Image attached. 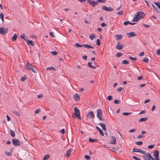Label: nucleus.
I'll return each mask as SVG.
<instances>
[{"label":"nucleus","mask_w":160,"mask_h":160,"mask_svg":"<svg viewBox=\"0 0 160 160\" xmlns=\"http://www.w3.org/2000/svg\"><path fill=\"white\" fill-rule=\"evenodd\" d=\"M148 119V118L145 117L144 118H142L140 119L139 120V122H142L143 121H145Z\"/></svg>","instance_id":"obj_23"},{"label":"nucleus","mask_w":160,"mask_h":160,"mask_svg":"<svg viewBox=\"0 0 160 160\" xmlns=\"http://www.w3.org/2000/svg\"><path fill=\"white\" fill-rule=\"evenodd\" d=\"M27 79V78L26 77V75H25L23 77H22L21 78V81H24Z\"/></svg>","instance_id":"obj_32"},{"label":"nucleus","mask_w":160,"mask_h":160,"mask_svg":"<svg viewBox=\"0 0 160 160\" xmlns=\"http://www.w3.org/2000/svg\"><path fill=\"white\" fill-rule=\"evenodd\" d=\"M145 16V14L142 11H138L133 16L132 21L138 22L140 19H142Z\"/></svg>","instance_id":"obj_1"},{"label":"nucleus","mask_w":160,"mask_h":160,"mask_svg":"<svg viewBox=\"0 0 160 160\" xmlns=\"http://www.w3.org/2000/svg\"><path fill=\"white\" fill-rule=\"evenodd\" d=\"M17 38V36L16 33H15L14 36L12 38V41H15Z\"/></svg>","instance_id":"obj_24"},{"label":"nucleus","mask_w":160,"mask_h":160,"mask_svg":"<svg viewBox=\"0 0 160 160\" xmlns=\"http://www.w3.org/2000/svg\"><path fill=\"white\" fill-rule=\"evenodd\" d=\"M75 47L78 48L82 47L83 46L82 45H80L78 43H75Z\"/></svg>","instance_id":"obj_33"},{"label":"nucleus","mask_w":160,"mask_h":160,"mask_svg":"<svg viewBox=\"0 0 160 160\" xmlns=\"http://www.w3.org/2000/svg\"><path fill=\"white\" fill-rule=\"evenodd\" d=\"M132 158L133 159H135V160H142L136 156H133L132 157Z\"/></svg>","instance_id":"obj_42"},{"label":"nucleus","mask_w":160,"mask_h":160,"mask_svg":"<svg viewBox=\"0 0 160 160\" xmlns=\"http://www.w3.org/2000/svg\"><path fill=\"white\" fill-rule=\"evenodd\" d=\"M60 132L62 134H64L65 132V130L63 128L60 131Z\"/></svg>","instance_id":"obj_53"},{"label":"nucleus","mask_w":160,"mask_h":160,"mask_svg":"<svg viewBox=\"0 0 160 160\" xmlns=\"http://www.w3.org/2000/svg\"><path fill=\"white\" fill-rule=\"evenodd\" d=\"M102 128V129L104 131H106V126L104 123H103L102 122H100L99 124Z\"/></svg>","instance_id":"obj_18"},{"label":"nucleus","mask_w":160,"mask_h":160,"mask_svg":"<svg viewBox=\"0 0 160 160\" xmlns=\"http://www.w3.org/2000/svg\"><path fill=\"white\" fill-rule=\"evenodd\" d=\"M50 157V156L49 155L46 154L44 155L43 160H47Z\"/></svg>","instance_id":"obj_28"},{"label":"nucleus","mask_w":160,"mask_h":160,"mask_svg":"<svg viewBox=\"0 0 160 160\" xmlns=\"http://www.w3.org/2000/svg\"><path fill=\"white\" fill-rule=\"evenodd\" d=\"M114 102L117 104H119L120 102V101L119 100L116 99L114 101Z\"/></svg>","instance_id":"obj_40"},{"label":"nucleus","mask_w":160,"mask_h":160,"mask_svg":"<svg viewBox=\"0 0 160 160\" xmlns=\"http://www.w3.org/2000/svg\"><path fill=\"white\" fill-rule=\"evenodd\" d=\"M87 2L92 5L93 7H95L98 4L97 2L92 0H87Z\"/></svg>","instance_id":"obj_9"},{"label":"nucleus","mask_w":160,"mask_h":160,"mask_svg":"<svg viewBox=\"0 0 160 160\" xmlns=\"http://www.w3.org/2000/svg\"><path fill=\"white\" fill-rule=\"evenodd\" d=\"M85 48H94V47L90 45L87 44H84L82 45Z\"/></svg>","instance_id":"obj_21"},{"label":"nucleus","mask_w":160,"mask_h":160,"mask_svg":"<svg viewBox=\"0 0 160 160\" xmlns=\"http://www.w3.org/2000/svg\"><path fill=\"white\" fill-rule=\"evenodd\" d=\"M12 143L15 146H18L20 145L19 140L15 138L12 139Z\"/></svg>","instance_id":"obj_7"},{"label":"nucleus","mask_w":160,"mask_h":160,"mask_svg":"<svg viewBox=\"0 0 160 160\" xmlns=\"http://www.w3.org/2000/svg\"><path fill=\"white\" fill-rule=\"evenodd\" d=\"M13 113H14L16 115H17V116H19V112H18L17 111H13Z\"/></svg>","instance_id":"obj_48"},{"label":"nucleus","mask_w":160,"mask_h":160,"mask_svg":"<svg viewBox=\"0 0 160 160\" xmlns=\"http://www.w3.org/2000/svg\"><path fill=\"white\" fill-rule=\"evenodd\" d=\"M85 158L87 160L90 159L91 158V157L88 155H85L84 156Z\"/></svg>","instance_id":"obj_43"},{"label":"nucleus","mask_w":160,"mask_h":160,"mask_svg":"<svg viewBox=\"0 0 160 160\" xmlns=\"http://www.w3.org/2000/svg\"><path fill=\"white\" fill-rule=\"evenodd\" d=\"M97 44L98 46H99L100 44V40L99 39H98L97 40Z\"/></svg>","instance_id":"obj_44"},{"label":"nucleus","mask_w":160,"mask_h":160,"mask_svg":"<svg viewBox=\"0 0 160 160\" xmlns=\"http://www.w3.org/2000/svg\"><path fill=\"white\" fill-rule=\"evenodd\" d=\"M107 8L108 7H107L106 6H102V9L103 10H106H106H107Z\"/></svg>","instance_id":"obj_49"},{"label":"nucleus","mask_w":160,"mask_h":160,"mask_svg":"<svg viewBox=\"0 0 160 160\" xmlns=\"http://www.w3.org/2000/svg\"><path fill=\"white\" fill-rule=\"evenodd\" d=\"M142 141H138L135 142V144L138 145H141L142 144Z\"/></svg>","instance_id":"obj_34"},{"label":"nucleus","mask_w":160,"mask_h":160,"mask_svg":"<svg viewBox=\"0 0 160 160\" xmlns=\"http://www.w3.org/2000/svg\"><path fill=\"white\" fill-rule=\"evenodd\" d=\"M106 25H107V24L105 23H104V22L102 23V24H101V26L102 27H105Z\"/></svg>","instance_id":"obj_59"},{"label":"nucleus","mask_w":160,"mask_h":160,"mask_svg":"<svg viewBox=\"0 0 160 160\" xmlns=\"http://www.w3.org/2000/svg\"><path fill=\"white\" fill-rule=\"evenodd\" d=\"M154 146H155V145L154 144L151 145H149L148 146V148L149 149H151L153 148H154Z\"/></svg>","instance_id":"obj_38"},{"label":"nucleus","mask_w":160,"mask_h":160,"mask_svg":"<svg viewBox=\"0 0 160 160\" xmlns=\"http://www.w3.org/2000/svg\"><path fill=\"white\" fill-rule=\"evenodd\" d=\"M136 131V129L135 128L129 130V132H135Z\"/></svg>","instance_id":"obj_61"},{"label":"nucleus","mask_w":160,"mask_h":160,"mask_svg":"<svg viewBox=\"0 0 160 160\" xmlns=\"http://www.w3.org/2000/svg\"><path fill=\"white\" fill-rule=\"evenodd\" d=\"M25 34L24 33H23L22 34L20 37V38H22V39H24V36H25Z\"/></svg>","instance_id":"obj_62"},{"label":"nucleus","mask_w":160,"mask_h":160,"mask_svg":"<svg viewBox=\"0 0 160 160\" xmlns=\"http://www.w3.org/2000/svg\"><path fill=\"white\" fill-rule=\"evenodd\" d=\"M146 112V111L145 110H144L141 111L139 113V114H141L143 113H145Z\"/></svg>","instance_id":"obj_54"},{"label":"nucleus","mask_w":160,"mask_h":160,"mask_svg":"<svg viewBox=\"0 0 160 160\" xmlns=\"http://www.w3.org/2000/svg\"><path fill=\"white\" fill-rule=\"evenodd\" d=\"M86 117L89 118L93 119L94 117V114L93 112L91 111L87 113Z\"/></svg>","instance_id":"obj_8"},{"label":"nucleus","mask_w":160,"mask_h":160,"mask_svg":"<svg viewBox=\"0 0 160 160\" xmlns=\"http://www.w3.org/2000/svg\"><path fill=\"white\" fill-rule=\"evenodd\" d=\"M46 70H56V69L53 67L51 66L50 67H48L47 68Z\"/></svg>","instance_id":"obj_36"},{"label":"nucleus","mask_w":160,"mask_h":160,"mask_svg":"<svg viewBox=\"0 0 160 160\" xmlns=\"http://www.w3.org/2000/svg\"><path fill=\"white\" fill-rule=\"evenodd\" d=\"M131 114V113H129V112H123L122 113V114L124 115H125V116H127L128 115H130Z\"/></svg>","instance_id":"obj_51"},{"label":"nucleus","mask_w":160,"mask_h":160,"mask_svg":"<svg viewBox=\"0 0 160 160\" xmlns=\"http://www.w3.org/2000/svg\"><path fill=\"white\" fill-rule=\"evenodd\" d=\"M123 14V11H120L117 13V14L118 15H121Z\"/></svg>","instance_id":"obj_56"},{"label":"nucleus","mask_w":160,"mask_h":160,"mask_svg":"<svg viewBox=\"0 0 160 160\" xmlns=\"http://www.w3.org/2000/svg\"><path fill=\"white\" fill-rule=\"evenodd\" d=\"M123 89V88H119L117 89V91L118 92L121 91Z\"/></svg>","instance_id":"obj_57"},{"label":"nucleus","mask_w":160,"mask_h":160,"mask_svg":"<svg viewBox=\"0 0 160 160\" xmlns=\"http://www.w3.org/2000/svg\"><path fill=\"white\" fill-rule=\"evenodd\" d=\"M26 42H27V43L28 44H30L32 46H34V42H33L32 40H28L27 41H26Z\"/></svg>","instance_id":"obj_22"},{"label":"nucleus","mask_w":160,"mask_h":160,"mask_svg":"<svg viewBox=\"0 0 160 160\" xmlns=\"http://www.w3.org/2000/svg\"><path fill=\"white\" fill-rule=\"evenodd\" d=\"M102 111L100 108L98 109L97 110V117L99 118V120L101 121H103V119L102 117Z\"/></svg>","instance_id":"obj_4"},{"label":"nucleus","mask_w":160,"mask_h":160,"mask_svg":"<svg viewBox=\"0 0 160 160\" xmlns=\"http://www.w3.org/2000/svg\"><path fill=\"white\" fill-rule=\"evenodd\" d=\"M72 148H70L67 151L66 154L67 158H68L70 156L71 152L72 151Z\"/></svg>","instance_id":"obj_13"},{"label":"nucleus","mask_w":160,"mask_h":160,"mask_svg":"<svg viewBox=\"0 0 160 160\" xmlns=\"http://www.w3.org/2000/svg\"><path fill=\"white\" fill-rule=\"evenodd\" d=\"M155 159H154L153 158H152V160H159V156L155 157Z\"/></svg>","instance_id":"obj_64"},{"label":"nucleus","mask_w":160,"mask_h":160,"mask_svg":"<svg viewBox=\"0 0 160 160\" xmlns=\"http://www.w3.org/2000/svg\"><path fill=\"white\" fill-rule=\"evenodd\" d=\"M5 154L7 156H10L12 155V154L10 152H8L7 151L5 152Z\"/></svg>","instance_id":"obj_39"},{"label":"nucleus","mask_w":160,"mask_h":160,"mask_svg":"<svg viewBox=\"0 0 160 160\" xmlns=\"http://www.w3.org/2000/svg\"><path fill=\"white\" fill-rule=\"evenodd\" d=\"M10 134H11V136L12 137H14L15 136V132H14V131H13L12 130H10Z\"/></svg>","instance_id":"obj_30"},{"label":"nucleus","mask_w":160,"mask_h":160,"mask_svg":"<svg viewBox=\"0 0 160 160\" xmlns=\"http://www.w3.org/2000/svg\"><path fill=\"white\" fill-rule=\"evenodd\" d=\"M153 156L155 157L159 156V152L158 150H155L154 151Z\"/></svg>","instance_id":"obj_20"},{"label":"nucleus","mask_w":160,"mask_h":160,"mask_svg":"<svg viewBox=\"0 0 160 160\" xmlns=\"http://www.w3.org/2000/svg\"><path fill=\"white\" fill-rule=\"evenodd\" d=\"M108 100L110 101L112 99V96L110 95L108 97Z\"/></svg>","instance_id":"obj_50"},{"label":"nucleus","mask_w":160,"mask_h":160,"mask_svg":"<svg viewBox=\"0 0 160 160\" xmlns=\"http://www.w3.org/2000/svg\"><path fill=\"white\" fill-rule=\"evenodd\" d=\"M8 28L3 27L0 28V33L2 35H5L8 31Z\"/></svg>","instance_id":"obj_6"},{"label":"nucleus","mask_w":160,"mask_h":160,"mask_svg":"<svg viewBox=\"0 0 160 160\" xmlns=\"http://www.w3.org/2000/svg\"><path fill=\"white\" fill-rule=\"evenodd\" d=\"M0 18H4V15H3V14L1 12L0 14Z\"/></svg>","instance_id":"obj_60"},{"label":"nucleus","mask_w":160,"mask_h":160,"mask_svg":"<svg viewBox=\"0 0 160 160\" xmlns=\"http://www.w3.org/2000/svg\"><path fill=\"white\" fill-rule=\"evenodd\" d=\"M74 100L75 101H78L79 100L80 98V97L78 94H76L73 96V97Z\"/></svg>","instance_id":"obj_15"},{"label":"nucleus","mask_w":160,"mask_h":160,"mask_svg":"<svg viewBox=\"0 0 160 160\" xmlns=\"http://www.w3.org/2000/svg\"><path fill=\"white\" fill-rule=\"evenodd\" d=\"M49 35L52 37H54L55 36L53 32H50L49 33Z\"/></svg>","instance_id":"obj_47"},{"label":"nucleus","mask_w":160,"mask_h":160,"mask_svg":"<svg viewBox=\"0 0 160 160\" xmlns=\"http://www.w3.org/2000/svg\"><path fill=\"white\" fill-rule=\"evenodd\" d=\"M89 141L91 142H93L95 141H98L97 139H92L91 138L89 137L88 139Z\"/></svg>","instance_id":"obj_25"},{"label":"nucleus","mask_w":160,"mask_h":160,"mask_svg":"<svg viewBox=\"0 0 160 160\" xmlns=\"http://www.w3.org/2000/svg\"><path fill=\"white\" fill-rule=\"evenodd\" d=\"M148 58L146 57L144 59L142 60V61L146 62H148Z\"/></svg>","instance_id":"obj_45"},{"label":"nucleus","mask_w":160,"mask_h":160,"mask_svg":"<svg viewBox=\"0 0 160 160\" xmlns=\"http://www.w3.org/2000/svg\"><path fill=\"white\" fill-rule=\"evenodd\" d=\"M74 110L75 111V114L76 117L79 119H81V117L80 116V112L79 110L76 107L74 108Z\"/></svg>","instance_id":"obj_5"},{"label":"nucleus","mask_w":160,"mask_h":160,"mask_svg":"<svg viewBox=\"0 0 160 160\" xmlns=\"http://www.w3.org/2000/svg\"><path fill=\"white\" fill-rule=\"evenodd\" d=\"M157 54L158 55H160V49H158L157 51Z\"/></svg>","instance_id":"obj_63"},{"label":"nucleus","mask_w":160,"mask_h":160,"mask_svg":"<svg viewBox=\"0 0 160 160\" xmlns=\"http://www.w3.org/2000/svg\"><path fill=\"white\" fill-rule=\"evenodd\" d=\"M154 4H155L157 7L160 9V4L159 2H154Z\"/></svg>","instance_id":"obj_37"},{"label":"nucleus","mask_w":160,"mask_h":160,"mask_svg":"<svg viewBox=\"0 0 160 160\" xmlns=\"http://www.w3.org/2000/svg\"><path fill=\"white\" fill-rule=\"evenodd\" d=\"M92 62H89L88 63V65L90 68L94 69L96 68L97 67L96 66L92 65Z\"/></svg>","instance_id":"obj_19"},{"label":"nucleus","mask_w":160,"mask_h":160,"mask_svg":"<svg viewBox=\"0 0 160 160\" xmlns=\"http://www.w3.org/2000/svg\"><path fill=\"white\" fill-rule=\"evenodd\" d=\"M97 2H99L105 3L106 2L105 0H97Z\"/></svg>","instance_id":"obj_46"},{"label":"nucleus","mask_w":160,"mask_h":160,"mask_svg":"<svg viewBox=\"0 0 160 160\" xmlns=\"http://www.w3.org/2000/svg\"><path fill=\"white\" fill-rule=\"evenodd\" d=\"M123 53H122L121 52H118L116 55L115 56H116L117 57H120L122 56L123 55Z\"/></svg>","instance_id":"obj_27"},{"label":"nucleus","mask_w":160,"mask_h":160,"mask_svg":"<svg viewBox=\"0 0 160 160\" xmlns=\"http://www.w3.org/2000/svg\"><path fill=\"white\" fill-rule=\"evenodd\" d=\"M142 156L143 158L145 160H151L152 159V157L151 153L149 152L146 153Z\"/></svg>","instance_id":"obj_3"},{"label":"nucleus","mask_w":160,"mask_h":160,"mask_svg":"<svg viewBox=\"0 0 160 160\" xmlns=\"http://www.w3.org/2000/svg\"><path fill=\"white\" fill-rule=\"evenodd\" d=\"M112 140L110 141V143L112 144H114L116 142V138L114 136L111 137Z\"/></svg>","instance_id":"obj_14"},{"label":"nucleus","mask_w":160,"mask_h":160,"mask_svg":"<svg viewBox=\"0 0 160 160\" xmlns=\"http://www.w3.org/2000/svg\"><path fill=\"white\" fill-rule=\"evenodd\" d=\"M116 40H119L121 39L122 38V36L121 34L116 35L115 36Z\"/></svg>","instance_id":"obj_17"},{"label":"nucleus","mask_w":160,"mask_h":160,"mask_svg":"<svg viewBox=\"0 0 160 160\" xmlns=\"http://www.w3.org/2000/svg\"><path fill=\"white\" fill-rule=\"evenodd\" d=\"M95 36V35L94 34H92L90 35L89 38H90L91 40H92L94 39Z\"/></svg>","instance_id":"obj_26"},{"label":"nucleus","mask_w":160,"mask_h":160,"mask_svg":"<svg viewBox=\"0 0 160 160\" xmlns=\"http://www.w3.org/2000/svg\"><path fill=\"white\" fill-rule=\"evenodd\" d=\"M127 35H128V37L129 38L135 36L137 35L136 34L133 32L127 33Z\"/></svg>","instance_id":"obj_12"},{"label":"nucleus","mask_w":160,"mask_h":160,"mask_svg":"<svg viewBox=\"0 0 160 160\" xmlns=\"http://www.w3.org/2000/svg\"><path fill=\"white\" fill-rule=\"evenodd\" d=\"M25 68L28 70H32L34 73H37L36 68L33 65L27 62L25 65Z\"/></svg>","instance_id":"obj_2"},{"label":"nucleus","mask_w":160,"mask_h":160,"mask_svg":"<svg viewBox=\"0 0 160 160\" xmlns=\"http://www.w3.org/2000/svg\"><path fill=\"white\" fill-rule=\"evenodd\" d=\"M129 23V22L128 21H125L124 22L123 24L124 26H126Z\"/></svg>","instance_id":"obj_55"},{"label":"nucleus","mask_w":160,"mask_h":160,"mask_svg":"<svg viewBox=\"0 0 160 160\" xmlns=\"http://www.w3.org/2000/svg\"><path fill=\"white\" fill-rule=\"evenodd\" d=\"M51 53L53 55H56L58 54V52L56 51H52L51 52Z\"/></svg>","instance_id":"obj_41"},{"label":"nucleus","mask_w":160,"mask_h":160,"mask_svg":"<svg viewBox=\"0 0 160 160\" xmlns=\"http://www.w3.org/2000/svg\"><path fill=\"white\" fill-rule=\"evenodd\" d=\"M150 100L149 99H146L144 102V103H146L148 102H150Z\"/></svg>","instance_id":"obj_58"},{"label":"nucleus","mask_w":160,"mask_h":160,"mask_svg":"<svg viewBox=\"0 0 160 160\" xmlns=\"http://www.w3.org/2000/svg\"><path fill=\"white\" fill-rule=\"evenodd\" d=\"M113 11V9L110 6L108 7L107 10H106V11H107L112 12Z\"/></svg>","instance_id":"obj_29"},{"label":"nucleus","mask_w":160,"mask_h":160,"mask_svg":"<svg viewBox=\"0 0 160 160\" xmlns=\"http://www.w3.org/2000/svg\"><path fill=\"white\" fill-rule=\"evenodd\" d=\"M40 111V109H38L36 110L35 112V113L36 114H38L39 113Z\"/></svg>","instance_id":"obj_52"},{"label":"nucleus","mask_w":160,"mask_h":160,"mask_svg":"<svg viewBox=\"0 0 160 160\" xmlns=\"http://www.w3.org/2000/svg\"><path fill=\"white\" fill-rule=\"evenodd\" d=\"M129 63V62L127 60H123L122 62V64H128Z\"/></svg>","instance_id":"obj_31"},{"label":"nucleus","mask_w":160,"mask_h":160,"mask_svg":"<svg viewBox=\"0 0 160 160\" xmlns=\"http://www.w3.org/2000/svg\"><path fill=\"white\" fill-rule=\"evenodd\" d=\"M132 152H139L142 154H144L145 153V151H143L140 149L134 148L132 150Z\"/></svg>","instance_id":"obj_10"},{"label":"nucleus","mask_w":160,"mask_h":160,"mask_svg":"<svg viewBox=\"0 0 160 160\" xmlns=\"http://www.w3.org/2000/svg\"><path fill=\"white\" fill-rule=\"evenodd\" d=\"M96 129L99 132L100 134L102 136H104V133L103 131L99 128L98 127L96 126Z\"/></svg>","instance_id":"obj_16"},{"label":"nucleus","mask_w":160,"mask_h":160,"mask_svg":"<svg viewBox=\"0 0 160 160\" xmlns=\"http://www.w3.org/2000/svg\"><path fill=\"white\" fill-rule=\"evenodd\" d=\"M123 46L124 45L123 44L120 45V43L118 42L115 48L117 49L120 50L123 48Z\"/></svg>","instance_id":"obj_11"},{"label":"nucleus","mask_w":160,"mask_h":160,"mask_svg":"<svg viewBox=\"0 0 160 160\" xmlns=\"http://www.w3.org/2000/svg\"><path fill=\"white\" fill-rule=\"evenodd\" d=\"M129 58L130 59L132 60H134L136 61L137 59V58L136 57H132L131 56H129Z\"/></svg>","instance_id":"obj_35"}]
</instances>
